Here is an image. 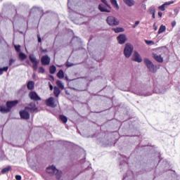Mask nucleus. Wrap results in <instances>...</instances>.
<instances>
[{
  "mask_svg": "<svg viewBox=\"0 0 180 180\" xmlns=\"http://www.w3.org/2000/svg\"><path fill=\"white\" fill-rule=\"evenodd\" d=\"M18 103H19V101L18 100L8 101L6 103V105H3L0 106V112L1 113H9L12 110V108L17 106Z\"/></svg>",
  "mask_w": 180,
  "mask_h": 180,
  "instance_id": "1",
  "label": "nucleus"
},
{
  "mask_svg": "<svg viewBox=\"0 0 180 180\" xmlns=\"http://www.w3.org/2000/svg\"><path fill=\"white\" fill-rule=\"evenodd\" d=\"M46 172L48 174H51L52 175H55L56 179L60 180L61 179V176H63V172L57 169L56 166L52 165L46 168Z\"/></svg>",
  "mask_w": 180,
  "mask_h": 180,
  "instance_id": "2",
  "label": "nucleus"
},
{
  "mask_svg": "<svg viewBox=\"0 0 180 180\" xmlns=\"http://www.w3.org/2000/svg\"><path fill=\"white\" fill-rule=\"evenodd\" d=\"M45 103L49 108H57L58 105V100H56L54 97H50L46 100Z\"/></svg>",
  "mask_w": 180,
  "mask_h": 180,
  "instance_id": "3",
  "label": "nucleus"
},
{
  "mask_svg": "<svg viewBox=\"0 0 180 180\" xmlns=\"http://www.w3.org/2000/svg\"><path fill=\"white\" fill-rule=\"evenodd\" d=\"M25 109L30 113H37L38 110V108L36 106V103L34 102H31L27 104V105L25 107Z\"/></svg>",
  "mask_w": 180,
  "mask_h": 180,
  "instance_id": "4",
  "label": "nucleus"
},
{
  "mask_svg": "<svg viewBox=\"0 0 180 180\" xmlns=\"http://www.w3.org/2000/svg\"><path fill=\"white\" fill-rule=\"evenodd\" d=\"M133 46L130 44H126L124 49V54L127 58H129L133 53Z\"/></svg>",
  "mask_w": 180,
  "mask_h": 180,
  "instance_id": "5",
  "label": "nucleus"
},
{
  "mask_svg": "<svg viewBox=\"0 0 180 180\" xmlns=\"http://www.w3.org/2000/svg\"><path fill=\"white\" fill-rule=\"evenodd\" d=\"M29 58L30 61L32 63V70H34V71H37V65H39V63L40 62L37 60L34 54H30Z\"/></svg>",
  "mask_w": 180,
  "mask_h": 180,
  "instance_id": "6",
  "label": "nucleus"
},
{
  "mask_svg": "<svg viewBox=\"0 0 180 180\" xmlns=\"http://www.w3.org/2000/svg\"><path fill=\"white\" fill-rule=\"evenodd\" d=\"M107 23L110 26H119V20L114 16H108L106 19Z\"/></svg>",
  "mask_w": 180,
  "mask_h": 180,
  "instance_id": "7",
  "label": "nucleus"
},
{
  "mask_svg": "<svg viewBox=\"0 0 180 180\" xmlns=\"http://www.w3.org/2000/svg\"><path fill=\"white\" fill-rule=\"evenodd\" d=\"M144 63L147 68H148L149 71H150V72H155V67L154 66V64L153 63V62L150 60V59L145 58Z\"/></svg>",
  "mask_w": 180,
  "mask_h": 180,
  "instance_id": "8",
  "label": "nucleus"
},
{
  "mask_svg": "<svg viewBox=\"0 0 180 180\" xmlns=\"http://www.w3.org/2000/svg\"><path fill=\"white\" fill-rule=\"evenodd\" d=\"M28 96L31 101H34V102H38V101H41V98L39 96L37 93L34 91H32L29 93Z\"/></svg>",
  "mask_w": 180,
  "mask_h": 180,
  "instance_id": "9",
  "label": "nucleus"
},
{
  "mask_svg": "<svg viewBox=\"0 0 180 180\" xmlns=\"http://www.w3.org/2000/svg\"><path fill=\"white\" fill-rule=\"evenodd\" d=\"M20 116L22 120H29L30 119V112L25 108L20 111Z\"/></svg>",
  "mask_w": 180,
  "mask_h": 180,
  "instance_id": "10",
  "label": "nucleus"
},
{
  "mask_svg": "<svg viewBox=\"0 0 180 180\" xmlns=\"http://www.w3.org/2000/svg\"><path fill=\"white\" fill-rule=\"evenodd\" d=\"M51 59L48 56V55L43 56L41 58V63L42 65H50V62Z\"/></svg>",
  "mask_w": 180,
  "mask_h": 180,
  "instance_id": "11",
  "label": "nucleus"
},
{
  "mask_svg": "<svg viewBox=\"0 0 180 180\" xmlns=\"http://www.w3.org/2000/svg\"><path fill=\"white\" fill-rule=\"evenodd\" d=\"M117 40L120 44H124L126 40H127V37L125 34H121L117 37Z\"/></svg>",
  "mask_w": 180,
  "mask_h": 180,
  "instance_id": "12",
  "label": "nucleus"
},
{
  "mask_svg": "<svg viewBox=\"0 0 180 180\" xmlns=\"http://www.w3.org/2000/svg\"><path fill=\"white\" fill-rule=\"evenodd\" d=\"M132 60L133 61H136V63H141L143 61L141 56H140V54L137 51H134Z\"/></svg>",
  "mask_w": 180,
  "mask_h": 180,
  "instance_id": "13",
  "label": "nucleus"
},
{
  "mask_svg": "<svg viewBox=\"0 0 180 180\" xmlns=\"http://www.w3.org/2000/svg\"><path fill=\"white\" fill-rule=\"evenodd\" d=\"M98 9L101 12H106L107 13H110V10L108 9L105 5L102 4L98 5Z\"/></svg>",
  "mask_w": 180,
  "mask_h": 180,
  "instance_id": "14",
  "label": "nucleus"
},
{
  "mask_svg": "<svg viewBox=\"0 0 180 180\" xmlns=\"http://www.w3.org/2000/svg\"><path fill=\"white\" fill-rule=\"evenodd\" d=\"M153 58L158 61V63H164V59L161 57V55L153 54Z\"/></svg>",
  "mask_w": 180,
  "mask_h": 180,
  "instance_id": "15",
  "label": "nucleus"
},
{
  "mask_svg": "<svg viewBox=\"0 0 180 180\" xmlns=\"http://www.w3.org/2000/svg\"><path fill=\"white\" fill-rule=\"evenodd\" d=\"M27 88L29 91H33L34 89V82L29 81L27 84Z\"/></svg>",
  "mask_w": 180,
  "mask_h": 180,
  "instance_id": "16",
  "label": "nucleus"
},
{
  "mask_svg": "<svg viewBox=\"0 0 180 180\" xmlns=\"http://www.w3.org/2000/svg\"><path fill=\"white\" fill-rule=\"evenodd\" d=\"M110 3L112 5L113 8H115L117 11H119V9H120V7L119 6V4H117V0H110Z\"/></svg>",
  "mask_w": 180,
  "mask_h": 180,
  "instance_id": "17",
  "label": "nucleus"
},
{
  "mask_svg": "<svg viewBox=\"0 0 180 180\" xmlns=\"http://www.w3.org/2000/svg\"><path fill=\"white\" fill-rule=\"evenodd\" d=\"M53 94L56 98H58L60 96V94H61V91L60 90V88L55 86L53 88Z\"/></svg>",
  "mask_w": 180,
  "mask_h": 180,
  "instance_id": "18",
  "label": "nucleus"
},
{
  "mask_svg": "<svg viewBox=\"0 0 180 180\" xmlns=\"http://www.w3.org/2000/svg\"><path fill=\"white\" fill-rule=\"evenodd\" d=\"M9 171H12V167L11 166H8L6 167L3 168L1 171V174H6Z\"/></svg>",
  "mask_w": 180,
  "mask_h": 180,
  "instance_id": "19",
  "label": "nucleus"
},
{
  "mask_svg": "<svg viewBox=\"0 0 180 180\" xmlns=\"http://www.w3.org/2000/svg\"><path fill=\"white\" fill-rule=\"evenodd\" d=\"M56 71H57V68L56 67V65H53L49 67L50 74H56Z\"/></svg>",
  "mask_w": 180,
  "mask_h": 180,
  "instance_id": "20",
  "label": "nucleus"
},
{
  "mask_svg": "<svg viewBox=\"0 0 180 180\" xmlns=\"http://www.w3.org/2000/svg\"><path fill=\"white\" fill-rule=\"evenodd\" d=\"M59 119L60 120H61V122H63L65 124L67 123V122H68V118L64 115H59Z\"/></svg>",
  "mask_w": 180,
  "mask_h": 180,
  "instance_id": "21",
  "label": "nucleus"
},
{
  "mask_svg": "<svg viewBox=\"0 0 180 180\" xmlns=\"http://www.w3.org/2000/svg\"><path fill=\"white\" fill-rule=\"evenodd\" d=\"M112 30H113L115 33H122L124 32V29L123 27L112 28Z\"/></svg>",
  "mask_w": 180,
  "mask_h": 180,
  "instance_id": "22",
  "label": "nucleus"
},
{
  "mask_svg": "<svg viewBox=\"0 0 180 180\" xmlns=\"http://www.w3.org/2000/svg\"><path fill=\"white\" fill-rule=\"evenodd\" d=\"M56 75L58 78H59L60 79H63V78H64V70H60Z\"/></svg>",
  "mask_w": 180,
  "mask_h": 180,
  "instance_id": "23",
  "label": "nucleus"
},
{
  "mask_svg": "<svg viewBox=\"0 0 180 180\" xmlns=\"http://www.w3.org/2000/svg\"><path fill=\"white\" fill-rule=\"evenodd\" d=\"M165 30H167V27H165V25H161L159 28V30L158 32V34H161V33H164V32H165Z\"/></svg>",
  "mask_w": 180,
  "mask_h": 180,
  "instance_id": "24",
  "label": "nucleus"
},
{
  "mask_svg": "<svg viewBox=\"0 0 180 180\" xmlns=\"http://www.w3.org/2000/svg\"><path fill=\"white\" fill-rule=\"evenodd\" d=\"M123 1L128 6H133V5H134V1H133V0H123Z\"/></svg>",
  "mask_w": 180,
  "mask_h": 180,
  "instance_id": "25",
  "label": "nucleus"
},
{
  "mask_svg": "<svg viewBox=\"0 0 180 180\" xmlns=\"http://www.w3.org/2000/svg\"><path fill=\"white\" fill-rule=\"evenodd\" d=\"M18 57L21 61H23V60H26V58H27V56H26V54H25L22 52H20L19 53Z\"/></svg>",
  "mask_w": 180,
  "mask_h": 180,
  "instance_id": "26",
  "label": "nucleus"
},
{
  "mask_svg": "<svg viewBox=\"0 0 180 180\" xmlns=\"http://www.w3.org/2000/svg\"><path fill=\"white\" fill-rule=\"evenodd\" d=\"M8 70H9V68L8 66L1 68H0V75H2V74H4V72H7Z\"/></svg>",
  "mask_w": 180,
  "mask_h": 180,
  "instance_id": "27",
  "label": "nucleus"
},
{
  "mask_svg": "<svg viewBox=\"0 0 180 180\" xmlns=\"http://www.w3.org/2000/svg\"><path fill=\"white\" fill-rule=\"evenodd\" d=\"M56 85L60 88V89H64V84H63V82L60 80L56 81Z\"/></svg>",
  "mask_w": 180,
  "mask_h": 180,
  "instance_id": "28",
  "label": "nucleus"
},
{
  "mask_svg": "<svg viewBox=\"0 0 180 180\" xmlns=\"http://www.w3.org/2000/svg\"><path fill=\"white\" fill-rule=\"evenodd\" d=\"M45 70H44V68H43L42 66H40L39 68H38V72L39 74H44L45 72Z\"/></svg>",
  "mask_w": 180,
  "mask_h": 180,
  "instance_id": "29",
  "label": "nucleus"
},
{
  "mask_svg": "<svg viewBox=\"0 0 180 180\" xmlns=\"http://www.w3.org/2000/svg\"><path fill=\"white\" fill-rule=\"evenodd\" d=\"M101 2H103V4H105V5L106 6H108V8H109V9H112V6H110V5L108 3V1H106V0H101Z\"/></svg>",
  "mask_w": 180,
  "mask_h": 180,
  "instance_id": "30",
  "label": "nucleus"
},
{
  "mask_svg": "<svg viewBox=\"0 0 180 180\" xmlns=\"http://www.w3.org/2000/svg\"><path fill=\"white\" fill-rule=\"evenodd\" d=\"M165 5H167V3L162 4V6L158 7V9L160 11H162V12H164V11H165Z\"/></svg>",
  "mask_w": 180,
  "mask_h": 180,
  "instance_id": "31",
  "label": "nucleus"
},
{
  "mask_svg": "<svg viewBox=\"0 0 180 180\" xmlns=\"http://www.w3.org/2000/svg\"><path fill=\"white\" fill-rule=\"evenodd\" d=\"M14 47L17 53H20V45H15Z\"/></svg>",
  "mask_w": 180,
  "mask_h": 180,
  "instance_id": "32",
  "label": "nucleus"
},
{
  "mask_svg": "<svg viewBox=\"0 0 180 180\" xmlns=\"http://www.w3.org/2000/svg\"><path fill=\"white\" fill-rule=\"evenodd\" d=\"M145 42L146 44H154V41H153L145 40Z\"/></svg>",
  "mask_w": 180,
  "mask_h": 180,
  "instance_id": "33",
  "label": "nucleus"
},
{
  "mask_svg": "<svg viewBox=\"0 0 180 180\" xmlns=\"http://www.w3.org/2000/svg\"><path fill=\"white\" fill-rule=\"evenodd\" d=\"M15 179L16 180H22V176L21 175H15Z\"/></svg>",
  "mask_w": 180,
  "mask_h": 180,
  "instance_id": "34",
  "label": "nucleus"
},
{
  "mask_svg": "<svg viewBox=\"0 0 180 180\" xmlns=\"http://www.w3.org/2000/svg\"><path fill=\"white\" fill-rule=\"evenodd\" d=\"M15 61L14 59H10L9 60V65H12L13 64V62Z\"/></svg>",
  "mask_w": 180,
  "mask_h": 180,
  "instance_id": "35",
  "label": "nucleus"
},
{
  "mask_svg": "<svg viewBox=\"0 0 180 180\" xmlns=\"http://www.w3.org/2000/svg\"><path fill=\"white\" fill-rule=\"evenodd\" d=\"M139 24H140V21H136L134 25H133V27L135 28Z\"/></svg>",
  "mask_w": 180,
  "mask_h": 180,
  "instance_id": "36",
  "label": "nucleus"
},
{
  "mask_svg": "<svg viewBox=\"0 0 180 180\" xmlns=\"http://www.w3.org/2000/svg\"><path fill=\"white\" fill-rule=\"evenodd\" d=\"M172 27H175V26H176V21H172Z\"/></svg>",
  "mask_w": 180,
  "mask_h": 180,
  "instance_id": "37",
  "label": "nucleus"
},
{
  "mask_svg": "<svg viewBox=\"0 0 180 180\" xmlns=\"http://www.w3.org/2000/svg\"><path fill=\"white\" fill-rule=\"evenodd\" d=\"M150 13H151L152 15H155V9L153 8V9L150 10Z\"/></svg>",
  "mask_w": 180,
  "mask_h": 180,
  "instance_id": "38",
  "label": "nucleus"
},
{
  "mask_svg": "<svg viewBox=\"0 0 180 180\" xmlns=\"http://www.w3.org/2000/svg\"><path fill=\"white\" fill-rule=\"evenodd\" d=\"M66 67H72V64H71L70 63H66Z\"/></svg>",
  "mask_w": 180,
  "mask_h": 180,
  "instance_id": "39",
  "label": "nucleus"
},
{
  "mask_svg": "<svg viewBox=\"0 0 180 180\" xmlns=\"http://www.w3.org/2000/svg\"><path fill=\"white\" fill-rule=\"evenodd\" d=\"M49 88H50L51 91H53L54 87L51 85V84L49 83Z\"/></svg>",
  "mask_w": 180,
  "mask_h": 180,
  "instance_id": "40",
  "label": "nucleus"
},
{
  "mask_svg": "<svg viewBox=\"0 0 180 180\" xmlns=\"http://www.w3.org/2000/svg\"><path fill=\"white\" fill-rule=\"evenodd\" d=\"M38 43H41V38L38 36Z\"/></svg>",
  "mask_w": 180,
  "mask_h": 180,
  "instance_id": "41",
  "label": "nucleus"
},
{
  "mask_svg": "<svg viewBox=\"0 0 180 180\" xmlns=\"http://www.w3.org/2000/svg\"><path fill=\"white\" fill-rule=\"evenodd\" d=\"M158 16H160V18H162V12H159L158 13Z\"/></svg>",
  "mask_w": 180,
  "mask_h": 180,
  "instance_id": "42",
  "label": "nucleus"
},
{
  "mask_svg": "<svg viewBox=\"0 0 180 180\" xmlns=\"http://www.w3.org/2000/svg\"><path fill=\"white\" fill-rule=\"evenodd\" d=\"M49 78H51V79H52V81H54V77L53 75H50Z\"/></svg>",
  "mask_w": 180,
  "mask_h": 180,
  "instance_id": "43",
  "label": "nucleus"
},
{
  "mask_svg": "<svg viewBox=\"0 0 180 180\" xmlns=\"http://www.w3.org/2000/svg\"><path fill=\"white\" fill-rule=\"evenodd\" d=\"M167 5H171V4H174V1H169L168 3H166Z\"/></svg>",
  "mask_w": 180,
  "mask_h": 180,
  "instance_id": "44",
  "label": "nucleus"
},
{
  "mask_svg": "<svg viewBox=\"0 0 180 180\" xmlns=\"http://www.w3.org/2000/svg\"><path fill=\"white\" fill-rule=\"evenodd\" d=\"M153 19H155V14H152Z\"/></svg>",
  "mask_w": 180,
  "mask_h": 180,
  "instance_id": "45",
  "label": "nucleus"
},
{
  "mask_svg": "<svg viewBox=\"0 0 180 180\" xmlns=\"http://www.w3.org/2000/svg\"><path fill=\"white\" fill-rule=\"evenodd\" d=\"M153 27H154V30H157L158 28H157V27L155 26V24L153 25Z\"/></svg>",
  "mask_w": 180,
  "mask_h": 180,
  "instance_id": "46",
  "label": "nucleus"
},
{
  "mask_svg": "<svg viewBox=\"0 0 180 180\" xmlns=\"http://www.w3.org/2000/svg\"><path fill=\"white\" fill-rule=\"evenodd\" d=\"M42 51H43L44 53V52H46V51H47V49L43 50Z\"/></svg>",
  "mask_w": 180,
  "mask_h": 180,
  "instance_id": "47",
  "label": "nucleus"
},
{
  "mask_svg": "<svg viewBox=\"0 0 180 180\" xmlns=\"http://www.w3.org/2000/svg\"><path fill=\"white\" fill-rule=\"evenodd\" d=\"M33 77H34V75H33Z\"/></svg>",
  "mask_w": 180,
  "mask_h": 180,
  "instance_id": "48",
  "label": "nucleus"
}]
</instances>
